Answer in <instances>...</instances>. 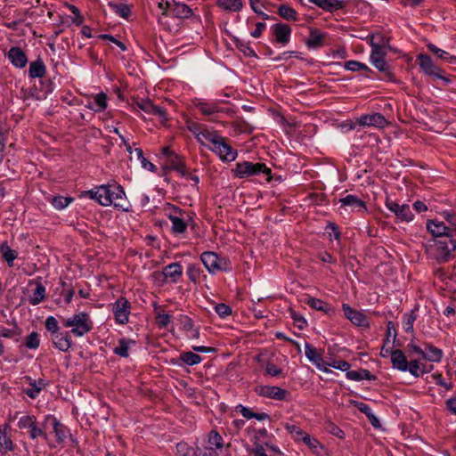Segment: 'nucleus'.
Masks as SVG:
<instances>
[{"instance_id": "28", "label": "nucleus", "mask_w": 456, "mask_h": 456, "mask_svg": "<svg viewBox=\"0 0 456 456\" xmlns=\"http://www.w3.org/2000/svg\"><path fill=\"white\" fill-rule=\"evenodd\" d=\"M305 303L310 307H312L317 311L324 312L327 314H332L335 312L333 307L330 304H328L321 299H318V298L309 297L306 299Z\"/></svg>"}, {"instance_id": "35", "label": "nucleus", "mask_w": 456, "mask_h": 456, "mask_svg": "<svg viewBox=\"0 0 456 456\" xmlns=\"http://www.w3.org/2000/svg\"><path fill=\"white\" fill-rule=\"evenodd\" d=\"M371 62L379 71L384 73L386 78L390 81H395V75L392 72V69L385 59H375L374 61H371Z\"/></svg>"}, {"instance_id": "33", "label": "nucleus", "mask_w": 456, "mask_h": 456, "mask_svg": "<svg viewBox=\"0 0 456 456\" xmlns=\"http://www.w3.org/2000/svg\"><path fill=\"white\" fill-rule=\"evenodd\" d=\"M346 378L351 380L360 381L362 379L376 380L375 375H372L368 370H349L346 372Z\"/></svg>"}, {"instance_id": "30", "label": "nucleus", "mask_w": 456, "mask_h": 456, "mask_svg": "<svg viewBox=\"0 0 456 456\" xmlns=\"http://www.w3.org/2000/svg\"><path fill=\"white\" fill-rule=\"evenodd\" d=\"M45 74V65L42 59H37L29 64L28 75L31 78H41Z\"/></svg>"}, {"instance_id": "63", "label": "nucleus", "mask_w": 456, "mask_h": 456, "mask_svg": "<svg viewBox=\"0 0 456 456\" xmlns=\"http://www.w3.org/2000/svg\"><path fill=\"white\" fill-rule=\"evenodd\" d=\"M427 47L430 52H432L434 54H436L440 59H443V60L447 59V56L449 55V53L447 52L438 48L434 44L429 43L427 45Z\"/></svg>"}, {"instance_id": "49", "label": "nucleus", "mask_w": 456, "mask_h": 456, "mask_svg": "<svg viewBox=\"0 0 456 456\" xmlns=\"http://www.w3.org/2000/svg\"><path fill=\"white\" fill-rule=\"evenodd\" d=\"M40 345L39 335L37 332H31L25 341V346L29 349H37Z\"/></svg>"}, {"instance_id": "24", "label": "nucleus", "mask_w": 456, "mask_h": 456, "mask_svg": "<svg viewBox=\"0 0 456 456\" xmlns=\"http://www.w3.org/2000/svg\"><path fill=\"white\" fill-rule=\"evenodd\" d=\"M308 2L313 3L322 10L330 12L342 9L346 5V2L341 0H308Z\"/></svg>"}, {"instance_id": "21", "label": "nucleus", "mask_w": 456, "mask_h": 456, "mask_svg": "<svg viewBox=\"0 0 456 456\" xmlns=\"http://www.w3.org/2000/svg\"><path fill=\"white\" fill-rule=\"evenodd\" d=\"M25 379L28 380L30 387L25 388L24 393L32 399L37 398L42 389L47 385L46 382L42 379H34L30 377H25Z\"/></svg>"}, {"instance_id": "60", "label": "nucleus", "mask_w": 456, "mask_h": 456, "mask_svg": "<svg viewBox=\"0 0 456 456\" xmlns=\"http://www.w3.org/2000/svg\"><path fill=\"white\" fill-rule=\"evenodd\" d=\"M20 334V330L17 326H13L12 329L0 328V337L4 338H13Z\"/></svg>"}, {"instance_id": "64", "label": "nucleus", "mask_w": 456, "mask_h": 456, "mask_svg": "<svg viewBox=\"0 0 456 456\" xmlns=\"http://www.w3.org/2000/svg\"><path fill=\"white\" fill-rule=\"evenodd\" d=\"M171 316L167 314H158V315L156 316V322L158 326L160 328L167 327L169 324Z\"/></svg>"}, {"instance_id": "10", "label": "nucleus", "mask_w": 456, "mask_h": 456, "mask_svg": "<svg viewBox=\"0 0 456 456\" xmlns=\"http://www.w3.org/2000/svg\"><path fill=\"white\" fill-rule=\"evenodd\" d=\"M86 193L102 206H110L112 204V200L110 198V185L97 186Z\"/></svg>"}, {"instance_id": "23", "label": "nucleus", "mask_w": 456, "mask_h": 456, "mask_svg": "<svg viewBox=\"0 0 456 456\" xmlns=\"http://www.w3.org/2000/svg\"><path fill=\"white\" fill-rule=\"evenodd\" d=\"M390 355L391 362L394 368H396L402 371L407 370L409 362L407 361V358L402 350L393 349L390 352Z\"/></svg>"}, {"instance_id": "53", "label": "nucleus", "mask_w": 456, "mask_h": 456, "mask_svg": "<svg viewBox=\"0 0 456 456\" xmlns=\"http://www.w3.org/2000/svg\"><path fill=\"white\" fill-rule=\"evenodd\" d=\"M45 329L51 333V336L61 331L58 325V322L56 318L53 316H48L45 320Z\"/></svg>"}, {"instance_id": "8", "label": "nucleus", "mask_w": 456, "mask_h": 456, "mask_svg": "<svg viewBox=\"0 0 456 456\" xmlns=\"http://www.w3.org/2000/svg\"><path fill=\"white\" fill-rule=\"evenodd\" d=\"M386 207L394 213L396 218L400 221L410 222L413 219L414 216L409 205H400L387 198L386 200Z\"/></svg>"}, {"instance_id": "4", "label": "nucleus", "mask_w": 456, "mask_h": 456, "mask_svg": "<svg viewBox=\"0 0 456 456\" xmlns=\"http://www.w3.org/2000/svg\"><path fill=\"white\" fill-rule=\"evenodd\" d=\"M204 134L205 143L208 142L209 149L216 153L221 160L226 161L228 155V143L226 142V139L218 134L216 131L206 132Z\"/></svg>"}, {"instance_id": "36", "label": "nucleus", "mask_w": 456, "mask_h": 456, "mask_svg": "<svg viewBox=\"0 0 456 456\" xmlns=\"http://www.w3.org/2000/svg\"><path fill=\"white\" fill-rule=\"evenodd\" d=\"M0 251L4 259L7 262L8 266H13V261L17 258L18 253L16 250L12 249L7 242H3L0 245Z\"/></svg>"}, {"instance_id": "46", "label": "nucleus", "mask_w": 456, "mask_h": 456, "mask_svg": "<svg viewBox=\"0 0 456 456\" xmlns=\"http://www.w3.org/2000/svg\"><path fill=\"white\" fill-rule=\"evenodd\" d=\"M181 360L188 365H195L200 362L201 357L192 352H185L181 354Z\"/></svg>"}, {"instance_id": "20", "label": "nucleus", "mask_w": 456, "mask_h": 456, "mask_svg": "<svg viewBox=\"0 0 456 456\" xmlns=\"http://www.w3.org/2000/svg\"><path fill=\"white\" fill-rule=\"evenodd\" d=\"M253 438L255 444L264 445L273 452H278V449L272 443L273 436L267 432L266 429L262 428L256 430Z\"/></svg>"}, {"instance_id": "29", "label": "nucleus", "mask_w": 456, "mask_h": 456, "mask_svg": "<svg viewBox=\"0 0 456 456\" xmlns=\"http://www.w3.org/2000/svg\"><path fill=\"white\" fill-rule=\"evenodd\" d=\"M338 202L341 207H350L352 209H365V203L358 197L354 195H346L344 198L339 199Z\"/></svg>"}, {"instance_id": "7", "label": "nucleus", "mask_w": 456, "mask_h": 456, "mask_svg": "<svg viewBox=\"0 0 456 456\" xmlns=\"http://www.w3.org/2000/svg\"><path fill=\"white\" fill-rule=\"evenodd\" d=\"M255 392L260 396L278 401H286L289 395L288 390L275 386H257L255 388Z\"/></svg>"}, {"instance_id": "42", "label": "nucleus", "mask_w": 456, "mask_h": 456, "mask_svg": "<svg viewBox=\"0 0 456 456\" xmlns=\"http://www.w3.org/2000/svg\"><path fill=\"white\" fill-rule=\"evenodd\" d=\"M305 444H306L309 449L314 452L319 453V449H322V444L314 437H312L307 433L305 436H304L303 439L301 440Z\"/></svg>"}, {"instance_id": "12", "label": "nucleus", "mask_w": 456, "mask_h": 456, "mask_svg": "<svg viewBox=\"0 0 456 456\" xmlns=\"http://www.w3.org/2000/svg\"><path fill=\"white\" fill-rule=\"evenodd\" d=\"M345 316L354 325L360 327L369 326L368 319L364 314L352 308L348 304L342 305Z\"/></svg>"}, {"instance_id": "62", "label": "nucleus", "mask_w": 456, "mask_h": 456, "mask_svg": "<svg viewBox=\"0 0 456 456\" xmlns=\"http://www.w3.org/2000/svg\"><path fill=\"white\" fill-rule=\"evenodd\" d=\"M35 421V419L31 416H23L20 419L18 422V427L20 428H28L29 430V428L32 427Z\"/></svg>"}, {"instance_id": "45", "label": "nucleus", "mask_w": 456, "mask_h": 456, "mask_svg": "<svg viewBox=\"0 0 456 456\" xmlns=\"http://www.w3.org/2000/svg\"><path fill=\"white\" fill-rule=\"evenodd\" d=\"M196 107L204 115H212L219 111V109L216 105L203 102H199Z\"/></svg>"}, {"instance_id": "13", "label": "nucleus", "mask_w": 456, "mask_h": 456, "mask_svg": "<svg viewBox=\"0 0 456 456\" xmlns=\"http://www.w3.org/2000/svg\"><path fill=\"white\" fill-rule=\"evenodd\" d=\"M357 122L362 126H374L378 128H384L388 124L385 117L380 113L362 115L357 118Z\"/></svg>"}, {"instance_id": "3", "label": "nucleus", "mask_w": 456, "mask_h": 456, "mask_svg": "<svg viewBox=\"0 0 456 456\" xmlns=\"http://www.w3.org/2000/svg\"><path fill=\"white\" fill-rule=\"evenodd\" d=\"M232 171L234 176L238 178H246L263 174L267 182H270L272 179V170L270 167H266L265 163L244 161L242 163H237L235 168Z\"/></svg>"}, {"instance_id": "38", "label": "nucleus", "mask_w": 456, "mask_h": 456, "mask_svg": "<svg viewBox=\"0 0 456 456\" xmlns=\"http://www.w3.org/2000/svg\"><path fill=\"white\" fill-rule=\"evenodd\" d=\"M306 45L310 48H317L323 45V35L318 30L313 29L310 32V37L306 41Z\"/></svg>"}, {"instance_id": "43", "label": "nucleus", "mask_w": 456, "mask_h": 456, "mask_svg": "<svg viewBox=\"0 0 456 456\" xmlns=\"http://www.w3.org/2000/svg\"><path fill=\"white\" fill-rule=\"evenodd\" d=\"M285 428L287 431L292 436L293 439L296 441H301L305 436V432L302 430L299 427L292 423H287L285 425Z\"/></svg>"}, {"instance_id": "40", "label": "nucleus", "mask_w": 456, "mask_h": 456, "mask_svg": "<svg viewBox=\"0 0 456 456\" xmlns=\"http://www.w3.org/2000/svg\"><path fill=\"white\" fill-rule=\"evenodd\" d=\"M13 450V444L10 437L0 428V456Z\"/></svg>"}, {"instance_id": "51", "label": "nucleus", "mask_w": 456, "mask_h": 456, "mask_svg": "<svg viewBox=\"0 0 456 456\" xmlns=\"http://www.w3.org/2000/svg\"><path fill=\"white\" fill-rule=\"evenodd\" d=\"M345 69L351 71L366 70L370 71L368 66L357 61H348L345 63Z\"/></svg>"}, {"instance_id": "5", "label": "nucleus", "mask_w": 456, "mask_h": 456, "mask_svg": "<svg viewBox=\"0 0 456 456\" xmlns=\"http://www.w3.org/2000/svg\"><path fill=\"white\" fill-rule=\"evenodd\" d=\"M456 249V241L452 235L443 237L436 241V257L439 262H446L452 256Z\"/></svg>"}, {"instance_id": "44", "label": "nucleus", "mask_w": 456, "mask_h": 456, "mask_svg": "<svg viewBox=\"0 0 456 456\" xmlns=\"http://www.w3.org/2000/svg\"><path fill=\"white\" fill-rule=\"evenodd\" d=\"M189 129L196 135L197 139L202 143L205 144L204 134L206 132H211L210 130L203 127L201 125L197 123H192L189 126Z\"/></svg>"}, {"instance_id": "15", "label": "nucleus", "mask_w": 456, "mask_h": 456, "mask_svg": "<svg viewBox=\"0 0 456 456\" xmlns=\"http://www.w3.org/2000/svg\"><path fill=\"white\" fill-rule=\"evenodd\" d=\"M6 56L10 62L18 69L26 67L28 63V58L25 52L18 46H12L10 48Z\"/></svg>"}, {"instance_id": "6", "label": "nucleus", "mask_w": 456, "mask_h": 456, "mask_svg": "<svg viewBox=\"0 0 456 456\" xmlns=\"http://www.w3.org/2000/svg\"><path fill=\"white\" fill-rule=\"evenodd\" d=\"M131 311V304L125 297H119L112 306V312L115 321L121 325H125L129 322V314Z\"/></svg>"}, {"instance_id": "50", "label": "nucleus", "mask_w": 456, "mask_h": 456, "mask_svg": "<svg viewBox=\"0 0 456 456\" xmlns=\"http://www.w3.org/2000/svg\"><path fill=\"white\" fill-rule=\"evenodd\" d=\"M180 323L184 330L190 331L192 330V336L198 338L199 331L193 330V322L186 315H181L179 318Z\"/></svg>"}, {"instance_id": "57", "label": "nucleus", "mask_w": 456, "mask_h": 456, "mask_svg": "<svg viewBox=\"0 0 456 456\" xmlns=\"http://www.w3.org/2000/svg\"><path fill=\"white\" fill-rule=\"evenodd\" d=\"M330 367H333L335 369L343 370V371H349L350 364L346 361L344 360H332L326 363Z\"/></svg>"}, {"instance_id": "59", "label": "nucleus", "mask_w": 456, "mask_h": 456, "mask_svg": "<svg viewBox=\"0 0 456 456\" xmlns=\"http://www.w3.org/2000/svg\"><path fill=\"white\" fill-rule=\"evenodd\" d=\"M187 274L191 281L196 282L200 275V267L196 266L195 265H190L187 269Z\"/></svg>"}, {"instance_id": "52", "label": "nucleus", "mask_w": 456, "mask_h": 456, "mask_svg": "<svg viewBox=\"0 0 456 456\" xmlns=\"http://www.w3.org/2000/svg\"><path fill=\"white\" fill-rule=\"evenodd\" d=\"M114 12L120 17L127 19L131 14V10L128 5L125 4H110Z\"/></svg>"}, {"instance_id": "14", "label": "nucleus", "mask_w": 456, "mask_h": 456, "mask_svg": "<svg viewBox=\"0 0 456 456\" xmlns=\"http://www.w3.org/2000/svg\"><path fill=\"white\" fill-rule=\"evenodd\" d=\"M271 29L278 44L285 45L289 42L291 28L288 24L276 23L271 27Z\"/></svg>"}, {"instance_id": "54", "label": "nucleus", "mask_w": 456, "mask_h": 456, "mask_svg": "<svg viewBox=\"0 0 456 456\" xmlns=\"http://www.w3.org/2000/svg\"><path fill=\"white\" fill-rule=\"evenodd\" d=\"M420 365L421 363L418 360H411L408 363L407 370L414 377L419 378L423 375V371L420 370Z\"/></svg>"}, {"instance_id": "37", "label": "nucleus", "mask_w": 456, "mask_h": 456, "mask_svg": "<svg viewBox=\"0 0 456 456\" xmlns=\"http://www.w3.org/2000/svg\"><path fill=\"white\" fill-rule=\"evenodd\" d=\"M45 297V288L41 282H37L36 289L33 291L32 296L29 298V303L36 305L42 302Z\"/></svg>"}, {"instance_id": "41", "label": "nucleus", "mask_w": 456, "mask_h": 456, "mask_svg": "<svg viewBox=\"0 0 456 456\" xmlns=\"http://www.w3.org/2000/svg\"><path fill=\"white\" fill-rule=\"evenodd\" d=\"M53 428L58 442H63L66 438V428L56 419L52 418Z\"/></svg>"}, {"instance_id": "39", "label": "nucleus", "mask_w": 456, "mask_h": 456, "mask_svg": "<svg viewBox=\"0 0 456 456\" xmlns=\"http://www.w3.org/2000/svg\"><path fill=\"white\" fill-rule=\"evenodd\" d=\"M278 14L286 20H297V12L287 4H281L278 8Z\"/></svg>"}, {"instance_id": "32", "label": "nucleus", "mask_w": 456, "mask_h": 456, "mask_svg": "<svg viewBox=\"0 0 456 456\" xmlns=\"http://www.w3.org/2000/svg\"><path fill=\"white\" fill-rule=\"evenodd\" d=\"M131 345H135V341L122 338L118 340V346L113 349V352L120 357L126 358L129 355L128 351Z\"/></svg>"}, {"instance_id": "34", "label": "nucleus", "mask_w": 456, "mask_h": 456, "mask_svg": "<svg viewBox=\"0 0 456 456\" xmlns=\"http://www.w3.org/2000/svg\"><path fill=\"white\" fill-rule=\"evenodd\" d=\"M443 357V351L433 345L427 344L423 358L430 362H439Z\"/></svg>"}, {"instance_id": "25", "label": "nucleus", "mask_w": 456, "mask_h": 456, "mask_svg": "<svg viewBox=\"0 0 456 456\" xmlns=\"http://www.w3.org/2000/svg\"><path fill=\"white\" fill-rule=\"evenodd\" d=\"M162 273L166 279H170L172 282H176L182 276L183 268L179 263H172L163 269Z\"/></svg>"}, {"instance_id": "17", "label": "nucleus", "mask_w": 456, "mask_h": 456, "mask_svg": "<svg viewBox=\"0 0 456 456\" xmlns=\"http://www.w3.org/2000/svg\"><path fill=\"white\" fill-rule=\"evenodd\" d=\"M136 106L149 115L158 116L162 119H166L165 109L154 105L150 99H142L136 102Z\"/></svg>"}, {"instance_id": "55", "label": "nucleus", "mask_w": 456, "mask_h": 456, "mask_svg": "<svg viewBox=\"0 0 456 456\" xmlns=\"http://www.w3.org/2000/svg\"><path fill=\"white\" fill-rule=\"evenodd\" d=\"M385 49L378 44H372V49L370 52V61H374L375 59H385Z\"/></svg>"}, {"instance_id": "47", "label": "nucleus", "mask_w": 456, "mask_h": 456, "mask_svg": "<svg viewBox=\"0 0 456 456\" xmlns=\"http://www.w3.org/2000/svg\"><path fill=\"white\" fill-rule=\"evenodd\" d=\"M94 104L97 106V109H94L95 111H102L107 108V95L104 93H100L94 96ZM90 109L94 110L93 106H88Z\"/></svg>"}, {"instance_id": "56", "label": "nucleus", "mask_w": 456, "mask_h": 456, "mask_svg": "<svg viewBox=\"0 0 456 456\" xmlns=\"http://www.w3.org/2000/svg\"><path fill=\"white\" fill-rule=\"evenodd\" d=\"M234 42L236 46L245 54V56H256L254 50L248 44L240 41L236 37H234Z\"/></svg>"}, {"instance_id": "1", "label": "nucleus", "mask_w": 456, "mask_h": 456, "mask_svg": "<svg viewBox=\"0 0 456 456\" xmlns=\"http://www.w3.org/2000/svg\"><path fill=\"white\" fill-rule=\"evenodd\" d=\"M224 446V442L220 434L211 430L208 439L201 445H196L194 456H221Z\"/></svg>"}, {"instance_id": "19", "label": "nucleus", "mask_w": 456, "mask_h": 456, "mask_svg": "<svg viewBox=\"0 0 456 456\" xmlns=\"http://www.w3.org/2000/svg\"><path fill=\"white\" fill-rule=\"evenodd\" d=\"M427 229L432 235L436 237H445L452 235L451 233V228L445 226L443 222L429 220L427 222Z\"/></svg>"}, {"instance_id": "58", "label": "nucleus", "mask_w": 456, "mask_h": 456, "mask_svg": "<svg viewBox=\"0 0 456 456\" xmlns=\"http://www.w3.org/2000/svg\"><path fill=\"white\" fill-rule=\"evenodd\" d=\"M326 430L328 433L343 439L345 437V433L342 429H340L337 425L332 422H329L326 427Z\"/></svg>"}, {"instance_id": "9", "label": "nucleus", "mask_w": 456, "mask_h": 456, "mask_svg": "<svg viewBox=\"0 0 456 456\" xmlns=\"http://www.w3.org/2000/svg\"><path fill=\"white\" fill-rule=\"evenodd\" d=\"M110 198L112 200V204L115 208L123 211H128L130 204L126 199L125 191L120 185H110Z\"/></svg>"}, {"instance_id": "2", "label": "nucleus", "mask_w": 456, "mask_h": 456, "mask_svg": "<svg viewBox=\"0 0 456 456\" xmlns=\"http://www.w3.org/2000/svg\"><path fill=\"white\" fill-rule=\"evenodd\" d=\"M93 325L90 315L85 312H80L67 319H63V326L65 328H71L69 332L76 337H83L90 332Z\"/></svg>"}, {"instance_id": "16", "label": "nucleus", "mask_w": 456, "mask_h": 456, "mask_svg": "<svg viewBox=\"0 0 456 456\" xmlns=\"http://www.w3.org/2000/svg\"><path fill=\"white\" fill-rule=\"evenodd\" d=\"M54 346L61 352H68L72 346V339L69 331H59L51 336Z\"/></svg>"}, {"instance_id": "61", "label": "nucleus", "mask_w": 456, "mask_h": 456, "mask_svg": "<svg viewBox=\"0 0 456 456\" xmlns=\"http://www.w3.org/2000/svg\"><path fill=\"white\" fill-rule=\"evenodd\" d=\"M29 435L32 439H36L38 436L44 437L45 440L48 439L47 435L43 431L41 428H38L36 425V422L32 425V427L29 428Z\"/></svg>"}, {"instance_id": "11", "label": "nucleus", "mask_w": 456, "mask_h": 456, "mask_svg": "<svg viewBox=\"0 0 456 456\" xmlns=\"http://www.w3.org/2000/svg\"><path fill=\"white\" fill-rule=\"evenodd\" d=\"M418 61L421 70L426 75L433 76L437 78H444V77L440 75V69L436 65H435L429 55L420 53L418 55Z\"/></svg>"}, {"instance_id": "48", "label": "nucleus", "mask_w": 456, "mask_h": 456, "mask_svg": "<svg viewBox=\"0 0 456 456\" xmlns=\"http://www.w3.org/2000/svg\"><path fill=\"white\" fill-rule=\"evenodd\" d=\"M73 200L70 197L54 196L52 199V204L56 209H63Z\"/></svg>"}, {"instance_id": "18", "label": "nucleus", "mask_w": 456, "mask_h": 456, "mask_svg": "<svg viewBox=\"0 0 456 456\" xmlns=\"http://www.w3.org/2000/svg\"><path fill=\"white\" fill-rule=\"evenodd\" d=\"M200 259L209 273H214L221 270L220 260L215 252H203L200 256Z\"/></svg>"}, {"instance_id": "27", "label": "nucleus", "mask_w": 456, "mask_h": 456, "mask_svg": "<svg viewBox=\"0 0 456 456\" xmlns=\"http://www.w3.org/2000/svg\"><path fill=\"white\" fill-rule=\"evenodd\" d=\"M174 209V214H169L168 217L172 223V232L174 233H176V234H180V233H183L186 229H187V224L185 223V221L175 216V213H181V210L178 208H173Z\"/></svg>"}, {"instance_id": "31", "label": "nucleus", "mask_w": 456, "mask_h": 456, "mask_svg": "<svg viewBox=\"0 0 456 456\" xmlns=\"http://www.w3.org/2000/svg\"><path fill=\"white\" fill-rule=\"evenodd\" d=\"M167 165L171 169L176 171L182 176H185L187 175V168L184 162L178 155H172L167 160Z\"/></svg>"}, {"instance_id": "26", "label": "nucleus", "mask_w": 456, "mask_h": 456, "mask_svg": "<svg viewBox=\"0 0 456 456\" xmlns=\"http://www.w3.org/2000/svg\"><path fill=\"white\" fill-rule=\"evenodd\" d=\"M170 12L175 17L179 19H186L192 15V10L188 5L175 0H173V4H171Z\"/></svg>"}, {"instance_id": "22", "label": "nucleus", "mask_w": 456, "mask_h": 456, "mask_svg": "<svg viewBox=\"0 0 456 456\" xmlns=\"http://www.w3.org/2000/svg\"><path fill=\"white\" fill-rule=\"evenodd\" d=\"M305 356L312 362H314L320 370L324 371V372H331V370L329 368H322V356L317 351V349L315 347H314L312 345L305 343Z\"/></svg>"}]
</instances>
